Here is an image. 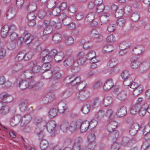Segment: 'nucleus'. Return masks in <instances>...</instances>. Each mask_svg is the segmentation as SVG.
I'll return each instance as SVG.
<instances>
[{
	"mask_svg": "<svg viewBox=\"0 0 150 150\" xmlns=\"http://www.w3.org/2000/svg\"><path fill=\"white\" fill-rule=\"evenodd\" d=\"M33 122L36 125H39L40 127H38L35 128L34 132L37 135L39 139H42L45 135L42 128L46 125L47 122L45 120H42L41 117H36L34 118Z\"/></svg>",
	"mask_w": 150,
	"mask_h": 150,
	"instance_id": "1",
	"label": "nucleus"
},
{
	"mask_svg": "<svg viewBox=\"0 0 150 150\" xmlns=\"http://www.w3.org/2000/svg\"><path fill=\"white\" fill-rule=\"evenodd\" d=\"M56 124H57L55 121H50L47 123L46 125L44 127H43V130L45 129V127H46L48 132L51 134V136L54 137L55 135V132L56 131L55 128Z\"/></svg>",
	"mask_w": 150,
	"mask_h": 150,
	"instance_id": "2",
	"label": "nucleus"
},
{
	"mask_svg": "<svg viewBox=\"0 0 150 150\" xmlns=\"http://www.w3.org/2000/svg\"><path fill=\"white\" fill-rule=\"evenodd\" d=\"M14 85L15 86H19L21 89L23 90L26 89L28 87L29 83L28 81L18 78L14 83Z\"/></svg>",
	"mask_w": 150,
	"mask_h": 150,
	"instance_id": "3",
	"label": "nucleus"
},
{
	"mask_svg": "<svg viewBox=\"0 0 150 150\" xmlns=\"http://www.w3.org/2000/svg\"><path fill=\"white\" fill-rule=\"evenodd\" d=\"M79 129H80V131L81 132H86L89 128V122L86 120L84 121H82L79 120Z\"/></svg>",
	"mask_w": 150,
	"mask_h": 150,
	"instance_id": "4",
	"label": "nucleus"
},
{
	"mask_svg": "<svg viewBox=\"0 0 150 150\" xmlns=\"http://www.w3.org/2000/svg\"><path fill=\"white\" fill-rule=\"evenodd\" d=\"M69 79V83L72 86H76L81 81L80 77H75L74 75H73L70 77H67L66 79V80Z\"/></svg>",
	"mask_w": 150,
	"mask_h": 150,
	"instance_id": "5",
	"label": "nucleus"
},
{
	"mask_svg": "<svg viewBox=\"0 0 150 150\" xmlns=\"http://www.w3.org/2000/svg\"><path fill=\"white\" fill-rule=\"evenodd\" d=\"M89 96V93L87 90H81L79 91L78 99L80 101H84L88 98Z\"/></svg>",
	"mask_w": 150,
	"mask_h": 150,
	"instance_id": "6",
	"label": "nucleus"
},
{
	"mask_svg": "<svg viewBox=\"0 0 150 150\" xmlns=\"http://www.w3.org/2000/svg\"><path fill=\"white\" fill-rule=\"evenodd\" d=\"M48 50L46 49L42 51L41 56L42 57V61L45 62H50L52 60V58L48 54Z\"/></svg>",
	"mask_w": 150,
	"mask_h": 150,
	"instance_id": "7",
	"label": "nucleus"
},
{
	"mask_svg": "<svg viewBox=\"0 0 150 150\" xmlns=\"http://www.w3.org/2000/svg\"><path fill=\"white\" fill-rule=\"evenodd\" d=\"M9 110V106L5 104L4 102H0V114L4 115L8 113Z\"/></svg>",
	"mask_w": 150,
	"mask_h": 150,
	"instance_id": "8",
	"label": "nucleus"
},
{
	"mask_svg": "<svg viewBox=\"0 0 150 150\" xmlns=\"http://www.w3.org/2000/svg\"><path fill=\"white\" fill-rule=\"evenodd\" d=\"M59 18L62 20V23L64 25H67L71 22V18L66 16V15L64 13H61L59 16Z\"/></svg>",
	"mask_w": 150,
	"mask_h": 150,
	"instance_id": "9",
	"label": "nucleus"
},
{
	"mask_svg": "<svg viewBox=\"0 0 150 150\" xmlns=\"http://www.w3.org/2000/svg\"><path fill=\"white\" fill-rule=\"evenodd\" d=\"M19 108L20 110L23 112H27L29 110V108L28 100L23 101L19 105Z\"/></svg>",
	"mask_w": 150,
	"mask_h": 150,
	"instance_id": "10",
	"label": "nucleus"
},
{
	"mask_svg": "<svg viewBox=\"0 0 150 150\" xmlns=\"http://www.w3.org/2000/svg\"><path fill=\"white\" fill-rule=\"evenodd\" d=\"M21 116L19 115H17L13 117L11 120L10 124L11 126H15L20 122L21 123Z\"/></svg>",
	"mask_w": 150,
	"mask_h": 150,
	"instance_id": "11",
	"label": "nucleus"
},
{
	"mask_svg": "<svg viewBox=\"0 0 150 150\" xmlns=\"http://www.w3.org/2000/svg\"><path fill=\"white\" fill-rule=\"evenodd\" d=\"M75 62L73 57L70 56L66 58L63 61V65L65 67L72 66Z\"/></svg>",
	"mask_w": 150,
	"mask_h": 150,
	"instance_id": "12",
	"label": "nucleus"
},
{
	"mask_svg": "<svg viewBox=\"0 0 150 150\" xmlns=\"http://www.w3.org/2000/svg\"><path fill=\"white\" fill-rule=\"evenodd\" d=\"M140 128L139 125L135 123L133 124L130 127L129 132L130 135L134 136L137 133L138 130H139Z\"/></svg>",
	"mask_w": 150,
	"mask_h": 150,
	"instance_id": "13",
	"label": "nucleus"
},
{
	"mask_svg": "<svg viewBox=\"0 0 150 150\" xmlns=\"http://www.w3.org/2000/svg\"><path fill=\"white\" fill-rule=\"evenodd\" d=\"M127 112V109L124 106L120 107L117 109L116 114L118 117H122L125 116Z\"/></svg>",
	"mask_w": 150,
	"mask_h": 150,
	"instance_id": "14",
	"label": "nucleus"
},
{
	"mask_svg": "<svg viewBox=\"0 0 150 150\" xmlns=\"http://www.w3.org/2000/svg\"><path fill=\"white\" fill-rule=\"evenodd\" d=\"M16 11L14 7H10L8 10L6 14V17L9 19L13 18L15 15Z\"/></svg>",
	"mask_w": 150,
	"mask_h": 150,
	"instance_id": "15",
	"label": "nucleus"
},
{
	"mask_svg": "<svg viewBox=\"0 0 150 150\" xmlns=\"http://www.w3.org/2000/svg\"><path fill=\"white\" fill-rule=\"evenodd\" d=\"M32 119V117L30 115L28 114L21 117V126H23L25 124L29 123Z\"/></svg>",
	"mask_w": 150,
	"mask_h": 150,
	"instance_id": "16",
	"label": "nucleus"
},
{
	"mask_svg": "<svg viewBox=\"0 0 150 150\" xmlns=\"http://www.w3.org/2000/svg\"><path fill=\"white\" fill-rule=\"evenodd\" d=\"M79 120L77 121H73L71 122L69 127V129L71 132H73L77 129H79Z\"/></svg>",
	"mask_w": 150,
	"mask_h": 150,
	"instance_id": "17",
	"label": "nucleus"
},
{
	"mask_svg": "<svg viewBox=\"0 0 150 150\" xmlns=\"http://www.w3.org/2000/svg\"><path fill=\"white\" fill-rule=\"evenodd\" d=\"M96 53L93 51H91L86 54L87 59L90 60L92 62H97L98 60L96 58Z\"/></svg>",
	"mask_w": 150,
	"mask_h": 150,
	"instance_id": "18",
	"label": "nucleus"
},
{
	"mask_svg": "<svg viewBox=\"0 0 150 150\" xmlns=\"http://www.w3.org/2000/svg\"><path fill=\"white\" fill-rule=\"evenodd\" d=\"M144 47L142 45H137L133 50V53L135 55L141 54L144 50Z\"/></svg>",
	"mask_w": 150,
	"mask_h": 150,
	"instance_id": "19",
	"label": "nucleus"
},
{
	"mask_svg": "<svg viewBox=\"0 0 150 150\" xmlns=\"http://www.w3.org/2000/svg\"><path fill=\"white\" fill-rule=\"evenodd\" d=\"M114 86V83L112 80L110 79L107 80L104 84L103 88L104 90H107L111 89Z\"/></svg>",
	"mask_w": 150,
	"mask_h": 150,
	"instance_id": "20",
	"label": "nucleus"
},
{
	"mask_svg": "<svg viewBox=\"0 0 150 150\" xmlns=\"http://www.w3.org/2000/svg\"><path fill=\"white\" fill-rule=\"evenodd\" d=\"M131 67L132 69L137 68L140 64V62L137 58H132L131 60Z\"/></svg>",
	"mask_w": 150,
	"mask_h": 150,
	"instance_id": "21",
	"label": "nucleus"
},
{
	"mask_svg": "<svg viewBox=\"0 0 150 150\" xmlns=\"http://www.w3.org/2000/svg\"><path fill=\"white\" fill-rule=\"evenodd\" d=\"M117 125V123L116 121H112L108 125L107 130L108 132H111L112 130H115Z\"/></svg>",
	"mask_w": 150,
	"mask_h": 150,
	"instance_id": "22",
	"label": "nucleus"
},
{
	"mask_svg": "<svg viewBox=\"0 0 150 150\" xmlns=\"http://www.w3.org/2000/svg\"><path fill=\"white\" fill-rule=\"evenodd\" d=\"M139 130L143 132V134L144 135H147L150 137V127L146 126L145 127L141 125L139 129Z\"/></svg>",
	"mask_w": 150,
	"mask_h": 150,
	"instance_id": "23",
	"label": "nucleus"
},
{
	"mask_svg": "<svg viewBox=\"0 0 150 150\" xmlns=\"http://www.w3.org/2000/svg\"><path fill=\"white\" fill-rule=\"evenodd\" d=\"M141 106L140 104H136L133 106L130 110L131 114L134 115L138 113L141 108Z\"/></svg>",
	"mask_w": 150,
	"mask_h": 150,
	"instance_id": "24",
	"label": "nucleus"
},
{
	"mask_svg": "<svg viewBox=\"0 0 150 150\" xmlns=\"http://www.w3.org/2000/svg\"><path fill=\"white\" fill-rule=\"evenodd\" d=\"M54 98L53 95H47L45 96L42 99L43 103L45 104H47L51 103L54 99Z\"/></svg>",
	"mask_w": 150,
	"mask_h": 150,
	"instance_id": "25",
	"label": "nucleus"
},
{
	"mask_svg": "<svg viewBox=\"0 0 150 150\" xmlns=\"http://www.w3.org/2000/svg\"><path fill=\"white\" fill-rule=\"evenodd\" d=\"M127 96V92L125 91H122L118 93L117 96V98L119 100L122 101L126 99Z\"/></svg>",
	"mask_w": 150,
	"mask_h": 150,
	"instance_id": "26",
	"label": "nucleus"
},
{
	"mask_svg": "<svg viewBox=\"0 0 150 150\" xmlns=\"http://www.w3.org/2000/svg\"><path fill=\"white\" fill-rule=\"evenodd\" d=\"M8 33V25H5L2 27L1 31V35L2 37L5 38Z\"/></svg>",
	"mask_w": 150,
	"mask_h": 150,
	"instance_id": "27",
	"label": "nucleus"
},
{
	"mask_svg": "<svg viewBox=\"0 0 150 150\" xmlns=\"http://www.w3.org/2000/svg\"><path fill=\"white\" fill-rule=\"evenodd\" d=\"M64 57V54L62 52H58L57 54L54 57V59L56 62H58L61 61L63 59Z\"/></svg>",
	"mask_w": 150,
	"mask_h": 150,
	"instance_id": "28",
	"label": "nucleus"
},
{
	"mask_svg": "<svg viewBox=\"0 0 150 150\" xmlns=\"http://www.w3.org/2000/svg\"><path fill=\"white\" fill-rule=\"evenodd\" d=\"M143 90V86L140 85L135 88L133 92V95L134 96H137L140 94Z\"/></svg>",
	"mask_w": 150,
	"mask_h": 150,
	"instance_id": "29",
	"label": "nucleus"
},
{
	"mask_svg": "<svg viewBox=\"0 0 150 150\" xmlns=\"http://www.w3.org/2000/svg\"><path fill=\"white\" fill-rule=\"evenodd\" d=\"M114 47L111 45H108L105 46L103 49L102 52L103 53H107L113 50Z\"/></svg>",
	"mask_w": 150,
	"mask_h": 150,
	"instance_id": "30",
	"label": "nucleus"
},
{
	"mask_svg": "<svg viewBox=\"0 0 150 150\" xmlns=\"http://www.w3.org/2000/svg\"><path fill=\"white\" fill-rule=\"evenodd\" d=\"M24 75L26 78L29 79L32 78L34 74L31 70H27L24 72Z\"/></svg>",
	"mask_w": 150,
	"mask_h": 150,
	"instance_id": "31",
	"label": "nucleus"
},
{
	"mask_svg": "<svg viewBox=\"0 0 150 150\" xmlns=\"http://www.w3.org/2000/svg\"><path fill=\"white\" fill-rule=\"evenodd\" d=\"M69 122L68 121L66 120L63 121L60 125V129L63 132L67 131L68 126Z\"/></svg>",
	"mask_w": 150,
	"mask_h": 150,
	"instance_id": "32",
	"label": "nucleus"
},
{
	"mask_svg": "<svg viewBox=\"0 0 150 150\" xmlns=\"http://www.w3.org/2000/svg\"><path fill=\"white\" fill-rule=\"evenodd\" d=\"M62 39V37L60 34L57 33H55L52 36V40L55 42H60Z\"/></svg>",
	"mask_w": 150,
	"mask_h": 150,
	"instance_id": "33",
	"label": "nucleus"
},
{
	"mask_svg": "<svg viewBox=\"0 0 150 150\" xmlns=\"http://www.w3.org/2000/svg\"><path fill=\"white\" fill-rule=\"evenodd\" d=\"M58 112V110L56 108H52L49 112V116L50 118L54 117L57 115Z\"/></svg>",
	"mask_w": 150,
	"mask_h": 150,
	"instance_id": "34",
	"label": "nucleus"
},
{
	"mask_svg": "<svg viewBox=\"0 0 150 150\" xmlns=\"http://www.w3.org/2000/svg\"><path fill=\"white\" fill-rule=\"evenodd\" d=\"M95 14L92 12L87 14L85 18V20L88 22H91L94 20Z\"/></svg>",
	"mask_w": 150,
	"mask_h": 150,
	"instance_id": "35",
	"label": "nucleus"
},
{
	"mask_svg": "<svg viewBox=\"0 0 150 150\" xmlns=\"http://www.w3.org/2000/svg\"><path fill=\"white\" fill-rule=\"evenodd\" d=\"M100 20L102 24H106L108 23L109 21V18L108 16L104 15L100 17Z\"/></svg>",
	"mask_w": 150,
	"mask_h": 150,
	"instance_id": "36",
	"label": "nucleus"
},
{
	"mask_svg": "<svg viewBox=\"0 0 150 150\" xmlns=\"http://www.w3.org/2000/svg\"><path fill=\"white\" fill-rule=\"evenodd\" d=\"M112 139L114 140L118 138L119 136V133L116 130H112L111 132H109Z\"/></svg>",
	"mask_w": 150,
	"mask_h": 150,
	"instance_id": "37",
	"label": "nucleus"
},
{
	"mask_svg": "<svg viewBox=\"0 0 150 150\" xmlns=\"http://www.w3.org/2000/svg\"><path fill=\"white\" fill-rule=\"evenodd\" d=\"M131 44L129 42H123L121 43L119 47L121 50H125L130 47Z\"/></svg>",
	"mask_w": 150,
	"mask_h": 150,
	"instance_id": "38",
	"label": "nucleus"
},
{
	"mask_svg": "<svg viewBox=\"0 0 150 150\" xmlns=\"http://www.w3.org/2000/svg\"><path fill=\"white\" fill-rule=\"evenodd\" d=\"M112 102V98L110 96H107L104 98L103 103L105 106H108L110 105Z\"/></svg>",
	"mask_w": 150,
	"mask_h": 150,
	"instance_id": "39",
	"label": "nucleus"
},
{
	"mask_svg": "<svg viewBox=\"0 0 150 150\" xmlns=\"http://www.w3.org/2000/svg\"><path fill=\"white\" fill-rule=\"evenodd\" d=\"M48 146V142L45 140H42L40 145V147L42 150H45L47 149Z\"/></svg>",
	"mask_w": 150,
	"mask_h": 150,
	"instance_id": "40",
	"label": "nucleus"
},
{
	"mask_svg": "<svg viewBox=\"0 0 150 150\" xmlns=\"http://www.w3.org/2000/svg\"><path fill=\"white\" fill-rule=\"evenodd\" d=\"M117 60L116 58H112L109 61L108 66L109 67L112 68L116 66L117 64Z\"/></svg>",
	"mask_w": 150,
	"mask_h": 150,
	"instance_id": "41",
	"label": "nucleus"
},
{
	"mask_svg": "<svg viewBox=\"0 0 150 150\" xmlns=\"http://www.w3.org/2000/svg\"><path fill=\"white\" fill-rule=\"evenodd\" d=\"M140 18V14L137 12L133 13L131 17L132 21L135 22L137 21Z\"/></svg>",
	"mask_w": 150,
	"mask_h": 150,
	"instance_id": "42",
	"label": "nucleus"
},
{
	"mask_svg": "<svg viewBox=\"0 0 150 150\" xmlns=\"http://www.w3.org/2000/svg\"><path fill=\"white\" fill-rule=\"evenodd\" d=\"M105 115L104 111L103 110H99L96 115V117L98 120H100L103 119Z\"/></svg>",
	"mask_w": 150,
	"mask_h": 150,
	"instance_id": "43",
	"label": "nucleus"
},
{
	"mask_svg": "<svg viewBox=\"0 0 150 150\" xmlns=\"http://www.w3.org/2000/svg\"><path fill=\"white\" fill-rule=\"evenodd\" d=\"M90 106L89 104H86L83 106L81 109V111L84 114H87L90 111Z\"/></svg>",
	"mask_w": 150,
	"mask_h": 150,
	"instance_id": "44",
	"label": "nucleus"
},
{
	"mask_svg": "<svg viewBox=\"0 0 150 150\" xmlns=\"http://www.w3.org/2000/svg\"><path fill=\"white\" fill-rule=\"evenodd\" d=\"M71 92L68 90H66L63 91L61 94L62 97L64 98H68L71 95Z\"/></svg>",
	"mask_w": 150,
	"mask_h": 150,
	"instance_id": "45",
	"label": "nucleus"
},
{
	"mask_svg": "<svg viewBox=\"0 0 150 150\" xmlns=\"http://www.w3.org/2000/svg\"><path fill=\"white\" fill-rule=\"evenodd\" d=\"M97 145V143L96 142H88V144L87 146L88 150H94Z\"/></svg>",
	"mask_w": 150,
	"mask_h": 150,
	"instance_id": "46",
	"label": "nucleus"
},
{
	"mask_svg": "<svg viewBox=\"0 0 150 150\" xmlns=\"http://www.w3.org/2000/svg\"><path fill=\"white\" fill-rule=\"evenodd\" d=\"M74 41V39L71 37H67L65 38V42L68 45H72Z\"/></svg>",
	"mask_w": 150,
	"mask_h": 150,
	"instance_id": "47",
	"label": "nucleus"
},
{
	"mask_svg": "<svg viewBox=\"0 0 150 150\" xmlns=\"http://www.w3.org/2000/svg\"><path fill=\"white\" fill-rule=\"evenodd\" d=\"M125 20L124 18H120L117 21V24L119 26L122 27L125 25Z\"/></svg>",
	"mask_w": 150,
	"mask_h": 150,
	"instance_id": "48",
	"label": "nucleus"
},
{
	"mask_svg": "<svg viewBox=\"0 0 150 150\" xmlns=\"http://www.w3.org/2000/svg\"><path fill=\"white\" fill-rule=\"evenodd\" d=\"M37 16V14L34 11H31L28 13L27 15V18L28 20L35 19Z\"/></svg>",
	"mask_w": 150,
	"mask_h": 150,
	"instance_id": "49",
	"label": "nucleus"
},
{
	"mask_svg": "<svg viewBox=\"0 0 150 150\" xmlns=\"http://www.w3.org/2000/svg\"><path fill=\"white\" fill-rule=\"evenodd\" d=\"M132 82V79L131 77H129L127 78L124 79L123 84L125 86H129Z\"/></svg>",
	"mask_w": 150,
	"mask_h": 150,
	"instance_id": "50",
	"label": "nucleus"
},
{
	"mask_svg": "<svg viewBox=\"0 0 150 150\" xmlns=\"http://www.w3.org/2000/svg\"><path fill=\"white\" fill-rule=\"evenodd\" d=\"M61 10L59 7H55L52 10V13L55 16H57L61 12Z\"/></svg>",
	"mask_w": 150,
	"mask_h": 150,
	"instance_id": "51",
	"label": "nucleus"
},
{
	"mask_svg": "<svg viewBox=\"0 0 150 150\" xmlns=\"http://www.w3.org/2000/svg\"><path fill=\"white\" fill-rule=\"evenodd\" d=\"M86 86V84L85 82L83 81H81L76 86L77 89L79 91L81 90H85L83 89Z\"/></svg>",
	"mask_w": 150,
	"mask_h": 150,
	"instance_id": "52",
	"label": "nucleus"
},
{
	"mask_svg": "<svg viewBox=\"0 0 150 150\" xmlns=\"http://www.w3.org/2000/svg\"><path fill=\"white\" fill-rule=\"evenodd\" d=\"M37 5L34 3H33L31 4H29L28 5L27 8L28 10H29L31 11H34L36 8Z\"/></svg>",
	"mask_w": 150,
	"mask_h": 150,
	"instance_id": "53",
	"label": "nucleus"
},
{
	"mask_svg": "<svg viewBox=\"0 0 150 150\" xmlns=\"http://www.w3.org/2000/svg\"><path fill=\"white\" fill-rule=\"evenodd\" d=\"M50 62H45L42 66V70L44 71L48 70L51 67Z\"/></svg>",
	"mask_w": 150,
	"mask_h": 150,
	"instance_id": "54",
	"label": "nucleus"
},
{
	"mask_svg": "<svg viewBox=\"0 0 150 150\" xmlns=\"http://www.w3.org/2000/svg\"><path fill=\"white\" fill-rule=\"evenodd\" d=\"M53 30V28L52 27L47 26L45 28L43 33L45 34L48 35L52 33Z\"/></svg>",
	"mask_w": 150,
	"mask_h": 150,
	"instance_id": "55",
	"label": "nucleus"
},
{
	"mask_svg": "<svg viewBox=\"0 0 150 150\" xmlns=\"http://www.w3.org/2000/svg\"><path fill=\"white\" fill-rule=\"evenodd\" d=\"M115 15L117 18L121 17L123 15V11L122 9H118L115 12Z\"/></svg>",
	"mask_w": 150,
	"mask_h": 150,
	"instance_id": "56",
	"label": "nucleus"
},
{
	"mask_svg": "<svg viewBox=\"0 0 150 150\" xmlns=\"http://www.w3.org/2000/svg\"><path fill=\"white\" fill-rule=\"evenodd\" d=\"M96 10L97 12L100 13L103 11L105 8V6L104 4H101L100 5L96 6Z\"/></svg>",
	"mask_w": 150,
	"mask_h": 150,
	"instance_id": "57",
	"label": "nucleus"
},
{
	"mask_svg": "<svg viewBox=\"0 0 150 150\" xmlns=\"http://www.w3.org/2000/svg\"><path fill=\"white\" fill-rule=\"evenodd\" d=\"M95 137L94 134L93 133L89 134L88 136V142H96V141L95 140Z\"/></svg>",
	"mask_w": 150,
	"mask_h": 150,
	"instance_id": "58",
	"label": "nucleus"
},
{
	"mask_svg": "<svg viewBox=\"0 0 150 150\" xmlns=\"http://www.w3.org/2000/svg\"><path fill=\"white\" fill-rule=\"evenodd\" d=\"M29 83L28 87L30 88H31L36 86V83L34 79H32L29 80L28 81Z\"/></svg>",
	"mask_w": 150,
	"mask_h": 150,
	"instance_id": "59",
	"label": "nucleus"
},
{
	"mask_svg": "<svg viewBox=\"0 0 150 150\" xmlns=\"http://www.w3.org/2000/svg\"><path fill=\"white\" fill-rule=\"evenodd\" d=\"M121 145L117 143H114L111 146V148L112 150H120Z\"/></svg>",
	"mask_w": 150,
	"mask_h": 150,
	"instance_id": "60",
	"label": "nucleus"
},
{
	"mask_svg": "<svg viewBox=\"0 0 150 150\" xmlns=\"http://www.w3.org/2000/svg\"><path fill=\"white\" fill-rule=\"evenodd\" d=\"M32 70L33 71L34 74L35 73L39 72L41 70H42V67H41L38 65L35 66L32 69Z\"/></svg>",
	"mask_w": 150,
	"mask_h": 150,
	"instance_id": "61",
	"label": "nucleus"
},
{
	"mask_svg": "<svg viewBox=\"0 0 150 150\" xmlns=\"http://www.w3.org/2000/svg\"><path fill=\"white\" fill-rule=\"evenodd\" d=\"M101 33L100 30L98 28L93 29L91 32L92 35L94 36L100 35Z\"/></svg>",
	"mask_w": 150,
	"mask_h": 150,
	"instance_id": "62",
	"label": "nucleus"
},
{
	"mask_svg": "<svg viewBox=\"0 0 150 150\" xmlns=\"http://www.w3.org/2000/svg\"><path fill=\"white\" fill-rule=\"evenodd\" d=\"M124 12L127 15H128L131 11V7L129 5L125 6L124 8Z\"/></svg>",
	"mask_w": 150,
	"mask_h": 150,
	"instance_id": "63",
	"label": "nucleus"
},
{
	"mask_svg": "<svg viewBox=\"0 0 150 150\" xmlns=\"http://www.w3.org/2000/svg\"><path fill=\"white\" fill-rule=\"evenodd\" d=\"M51 70H48L44 73L45 78L46 79L50 78L53 76V74Z\"/></svg>",
	"mask_w": 150,
	"mask_h": 150,
	"instance_id": "64",
	"label": "nucleus"
}]
</instances>
